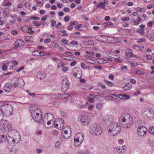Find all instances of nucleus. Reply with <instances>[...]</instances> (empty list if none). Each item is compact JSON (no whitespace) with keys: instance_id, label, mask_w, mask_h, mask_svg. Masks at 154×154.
<instances>
[{"instance_id":"nucleus-1","label":"nucleus","mask_w":154,"mask_h":154,"mask_svg":"<svg viewBox=\"0 0 154 154\" xmlns=\"http://www.w3.org/2000/svg\"><path fill=\"white\" fill-rule=\"evenodd\" d=\"M108 130L109 134L113 136L116 135L121 130V126L117 122H112L109 125Z\"/></svg>"},{"instance_id":"nucleus-2","label":"nucleus","mask_w":154,"mask_h":154,"mask_svg":"<svg viewBox=\"0 0 154 154\" xmlns=\"http://www.w3.org/2000/svg\"><path fill=\"white\" fill-rule=\"evenodd\" d=\"M1 107V112L5 116H9L12 114L13 107L11 104L4 102L2 103Z\"/></svg>"},{"instance_id":"nucleus-3","label":"nucleus","mask_w":154,"mask_h":154,"mask_svg":"<svg viewBox=\"0 0 154 154\" xmlns=\"http://www.w3.org/2000/svg\"><path fill=\"white\" fill-rule=\"evenodd\" d=\"M90 131L93 135H99L102 132L100 125L95 124H93L90 127Z\"/></svg>"},{"instance_id":"nucleus-4","label":"nucleus","mask_w":154,"mask_h":154,"mask_svg":"<svg viewBox=\"0 0 154 154\" xmlns=\"http://www.w3.org/2000/svg\"><path fill=\"white\" fill-rule=\"evenodd\" d=\"M33 113L32 115H31L33 119L36 122L38 123H40L42 122V113L40 115L38 112H36L35 113Z\"/></svg>"},{"instance_id":"nucleus-5","label":"nucleus","mask_w":154,"mask_h":154,"mask_svg":"<svg viewBox=\"0 0 154 154\" xmlns=\"http://www.w3.org/2000/svg\"><path fill=\"white\" fill-rule=\"evenodd\" d=\"M69 87L70 83L69 81L66 79H63L62 81V91L64 92H66Z\"/></svg>"},{"instance_id":"nucleus-6","label":"nucleus","mask_w":154,"mask_h":154,"mask_svg":"<svg viewBox=\"0 0 154 154\" xmlns=\"http://www.w3.org/2000/svg\"><path fill=\"white\" fill-rule=\"evenodd\" d=\"M82 125H85L88 124L90 122V118L86 115H83L80 120Z\"/></svg>"},{"instance_id":"nucleus-7","label":"nucleus","mask_w":154,"mask_h":154,"mask_svg":"<svg viewBox=\"0 0 154 154\" xmlns=\"http://www.w3.org/2000/svg\"><path fill=\"white\" fill-rule=\"evenodd\" d=\"M147 131V129L144 126H139L137 129V132L138 135L140 136H144Z\"/></svg>"},{"instance_id":"nucleus-8","label":"nucleus","mask_w":154,"mask_h":154,"mask_svg":"<svg viewBox=\"0 0 154 154\" xmlns=\"http://www.w3.org/2000/svg\"><path fill=\"white\" fill-rule=\"evenodd\" d=\"M6 138L9 145H11V144L12 143H17L19 141L18 140V142H17V140L15 139V137H14L13 136H11V135H8Z\"/></svg>"},{"instance_id":"nucleus-9","label":"nucleus","mask_w":154,"mask_h":154,"mask_svg":"<svg viewBox=\"0 0 154 154\" xmlns=\"http://www.w3.org/2000/svg\"><path fill=\"white\" fill-rule=\"evenodd\" d=\"M84 138V135L82 133H78L75 135L74 139L75 140L80 141V143H82L83 140Z\"/></svg>"},{"instance_id":"nucleus-10","label":"nucleus","mask_w":154,"mask_h":154,"mask_svg":"<svg viewBox=\"0 0 154 154\" xmlns=\"http://www.w3.org/2000/svg\"><path fill=\"white\" fill-rule=\"evenodd\" d=\"M29 111H30L31 115H32V112L35 113L36 112H41V110L38 108V107L35 105H32L29 108Z\"/></svg>"},{"instance_id":"nucleus-11","label":"nucleus","mask_w":154,"mask_h":154,"mask_svg":"<svg viewBox=\"0 0 154 154\" xmlns=\"http://www.w3.org/2000/svg\"><path fill=\"white\" fill-rule=\"evenodd\" d=\"M11 84L10 82H7L4 86V90L5 92L9 93L11 91Z\"/></svg>"},{"instance_id":"nucleus-12","label":"nucleus","mask_w":154,"mask_h":154,"mask_svg":"<svg viewBox=\"0 0 154 154\" xmlns=\"http://www.w3.org/2000/svg\"><path fill=\"white\" fill-rule=\"evenodd\" d=\"M49 116L51 117L52 119L54 118V115L51 113L45 114L44 115V118L42 120V123L43 122L44 124H45L46 121L48 120Z\"/></svg>"},{"instance_id":"nucleus-13","label":"nucleus","mask_w":154,"mask_h":154,"mask_svg":"<svg viewBox=\"0 0 154 154\" xmlns=\"http://www.w3.org/2000/svg\"><path fill=\"white\" fill-rule=\"evenodd\" d=\"M24 44V42L21 39H17L14 44L15 48L17 49L20 46H23Z\"/></svg>"},{"instance_id":"nucleus-14","label":"nucleus","mask_w":154,"mask_h":154,"mask_svg":"<svg viewBox=\"0 0 154 154\" xmlns=\"http://www.w3.org/2000/svg\"><path fill=\"white\" fill-rule=\"evenodd\" d=\"M2 127L5 130L9 131L11 128V124L9 122H7V121L6 120V122L2 125Z\"/></svg>"},{"instance_id":"nucleus-15","label":"nucleus","mask_w":154,"mask_h":154,"mask_svg":"<svg viewBox=\"0 0 154 154\" xmlns=\"http://www.w3.org/2000/svg\"><path fill=\"white\" fill-rule=\"evenodd\" d=\"M17 81L18 85V87L22 88L25 85V82L22 79L18 78Z\"/></svg>"},{"instance_id":"nucleus-16","label":"nucleus","mask_w":154,"mask_h":154,"mask_svg":"<svg viewBox=\"0 0 154 154\" xmlns=\"http://www.w3.org/2000/svg\"><path fill=\"white\" fill-rule=\"evenodd\" d=\"M125 55L128 57H131L134 56V54L132 53V51L131 49H127L125 51Z\"/></svg>"},{"instance_id":"nucleus-17","label":"nucleus","mask_w":154,"mask_h":154,"mask_svg":"<svg viewBox=\"0 0 154 154\" xmlns=\"http://www.w3.org/2000/svg\"><path fill=\"white\" fill-rule=\"evenodd\" d=\"M122 116H126L128 118L127 120L128 121V122H133V119L132 117L130 116V115L129 114H127L126 113H124L122 114Z\"/></svg>"},{"instance_id":"nucleus-18","label":"nucleus","mask_w":154,"mask_h":154,"mask_svg":"<svg viewBox=\"0 0 154 154\" xmlns=\"http://www.w3.org/2000/svg\"><path fill=\"white\" fill-rule=\"evenodd\" d=\"M147 114L148 116L149 119H152L154 117V112L152 110L147 111Z\"/></svg>"},{"instance_id":"nucleus-19","label":"nucleus","mask_w":154,"mask_h":154,"mask_svg":"<svg viewBox=\"0 0 154 154\" xmlns=\"http://www.w3.org/2000/svg\"><path fill=\"white\" fill-rule=\"evenodd\" d=\"M18 132L16 130H12L9 133L8 135L13 136L14 137L16 136V135H18Z\"/></svg>"},{"instance_id":"nucleus-20","label":"nucleus","mask_w":154,"mask_h":154,"mask_svg":"<svg viewBox=\"0 0 154 154\" xmlns=\"http://www.w3.org/2000/svg\"><path fill=\"white\" fill-rule=\"evenodd\" d=\"M119 98L122 99H128L130 98V97L126 94H119L118 95Z\"/></svg>"},{"instance_id":"nucleus-21","label":"nucleus","mask_w":154,"mask_h":154,"mask_svg":"<svg viewBox=\"0 0 154 154\" xmlns=\"http://www.w3.org/2000/svg\"><path fill=\"white\" fill-rule=\"evenodd\" d=\"M132 87V85L129 83H127L123 87L124 91H126L131 89Z\"/></svg>"},{"instance_id":"nucleus-22","label":"nucleus","mask_w":154,"mask_h":154,"mask_svg":"<svg viewBox=\"0 0 154 154\" xmlns=\"http://www.w3.org/2000/svg\"><path fill=\"white\" fill-rule=\"evenodd\" d=\"M66 31L65 30H63L61 31H59L58 32V34L62 36H68V34L66 32Z\"/></svg>"},{"instance_id":"nucleus-23","label":"nucleus","mask_w":154,"mask_h":154,"mask_svg":"<svg viewBox=\"0 0 154 154\" xmlns=\"http://www.w3.org/2000/svg\"><path fill=\"white\" fill-rule=\"evenodd\" d=\"M5 139L6 137L3 135H0V143L4 142Z\"/></svg>"},{"instance_id":"nucleus-24","label":"nucleus","mask_w":154,"mask_h":154,"mask_svg":"<svg viewBox=\"0 0 154 154\" xmlns=\"http://www.w3.org/2000/svg\"><path fill=\"white\" fill-rule=\"evenodd\" d=\"M105 82L109 86L112 87L114 85V83L112 82L108 81L106 79L104 80Z\"/></svg>"},{"instance_id":"nucleus-25","label":"nucleus","mask_w":154,"mask_h":154,"mask_svg":"<svg viewBox=\"0 0 154 154\" xmlns=\"http://www.w3.org/2000/svg\"><path fill=\"white\" fill-rule=\"evenodd\" d=\"M70 45L72 46H76L78 45V42L75 40H73L70 42Z\"/></svg>"},{"instance_id":"nucleus-26","label":"nucleus","mask_w":154,"mask_h":154,"mask_svg":"<svg viewBox=\"0 0 154 154\" xmlns=\"http://www.w3.org/2000/svg\"><path fill=\"white\" fill-rule=\"evenodd\" d=\"M116 150H117V152L119 154H124L125 153L124 151H122L121 149H119V147L115 148Z\"/></svg>"},{"instance_id":"nucleus-27","label":"nucleus","mask_w":154,"mask_h":154,"mask_svg":"<svg viewBox=\"0 0 154 154\" xmlns=\"http://www.w3.org/2000/svg\"><path fill=\"white\" fill-rule=\"evenodd\" d=\"M39 51H34L32 52V55L36 56H39Z\"/></svg>"},{"instance_id":"nucleus-28","label":"nucleus","mask_w":154,"mask_h":154,"mask_svg":"<svg viewBox=\"0 0 154 154\" xmlns=\"http://www.w3.org/2000/svg\"><path fill=\"white\" fill-rule=\"evenodd\" d=\"M80 143V141L75 140L74 139V144L75 146L76 147H79L81 144V143Z\"/></svg>"},{"instance_id":"nucleus-29","label":"nucleus","mask_w":154,"mask_h":154,"mask_svg":"<svg viewBox=\"0 0 154 154\" xmlns=\"http://www.w3.org/2000/svg\"><path fill=\"white\" fill-rule=\"evenodd\" d=\"M149 131L151 134L154 135V127H150L149 129Z\"/></svg>"},{"instance_id":"nucleus-30","label":"nucleus","mask_w":154,"mask_h":154,"mask_svg":"<svg viewBox=\"0 0 154 154\" xmlns=\"http://www.w3.org/2000/svg\"><path fill=\"white\" fill-rule=\"evenodd\" d=\"M65 66V64L63 62H59L58 64V68L61 67L63 68Z\"/></svg>"},{"instance_id":"nucleus-31","label":"nucleus","mask_w":154,"mask_h":154,"mask_svg":"<svg viewBox=\"0 0 154 154\" xmlns=\"http://www.w3.org/2000/svg\"><path fill=\"white\" fill-rule=\"evenodd\" d=\"M59 121L60 122V127H63L64 125V122L63 120L61 118L59 120Z\"/></svg>"},{"instance_id":"nucleus-32","label":"nucleus","mask_w":154,"mask_h":154,"mask_svg":"<svg viewBox=\"0 0 154 154\" xmlns=\"http://www.w3.org/2000/svg\"><path fill=\"white\" fill-rule=\"evenodd\" d=\"M62 138L65 139H69L70 136V135L69 134L68 135L67 134V135H66L64 134H62Z\"/></svg>"},{"instance_id":"nucleus-33","label":"nucleus","mask_w":154,"mask_h":154,"mask_svg":"<svg viewBox=\"0 0 154 154\" xmlns=\"http://www.w3.org/2000/svg\"><path fill=\"white\" fill-rule=\"evenodd\" d=\"M37 4H39V6H42L43 3V0H36Z\"/></svg>"},{"instance_id":"nucleus-34","label":"nucleus","mask_w":154,"mask_h":154,"mask_svg":"<svg viewBox=\"0 0 154 154\" xmlns=\"http://www.w3.org/2000/svg\"><path fill=\"white\" fill-rule=\"evenodd\" d=\"M73 75L75 77L77 78H80L82 77V74L80 75V73L79 74L78 73H74L73 74Z\"/></svg>"},{"instance_id":"nucleus-35","label":"nucleus","mask_w":154,"mask_h":154,"mask_svg":"<svg viewBox=\"0 0 154 154\" xmlns=\"http://www.w3.org/2000/svg\"><path fill=\"white\" fill-rule=\"evenodd\" d=\"M42 23V22H40V23H38L36 21H34L33 22L32 24L34 26L38 27L41 25V23Z\"/></svg>"},{"instance_id":"nucleus-36","label":"nucleus","mask_w":154,"mask_h":154,"mask_svg":"<svg viewBox=\"0 0 154 154\" xmlns=\"http://www.w3.org/2000/svg\"><path fill=\"white\" fill-rule=\"evenodd\" d=\"M51 23V26L52 27H54L56 23V22L53 20H50Z\"/></svg>"},{"instance_id":"nucleus-37","label":"nucleus","mask_w":154,"mask_h":154,"mask_svg":"<svg viewBox=\"0 0 154 154\" xmlns=\"http://www.w3.org/2000/svg\"><path fill=\"white\" fill-rule=\"evenodd\" d=\"M143 116L146 119H149L148 116L147 114V111H145L143 114Z\"/></svg>"},{"instance_id":"nucleus-38","label":"nucleus","mask_w":154,"mask_h":154,"mask_svg":"<svg viewBox=\"0 0 154 154\" xmlns=\"http://www.w3.org/2000/svg\"><path fill=\"white\" fill-rule=\"evenodd\" d=\"M88 99L89 102L91 103H93L94 101V99L93 98H92L91 97H88Z\"/></svg>"},{"instance_id":"nucleus-39","label":"nucleus","mask_w":154,"mask_h":154,"mask_svg":"<svg viewBox=\"0 0 154 154\" xmlns=\"http://www.w3.org/2000/svg\"><path fill=\"white\" fill-rule=\"evenodd\" d=\"M12 86L13 87L15 88H17L18 87V84L17 82H14L12 83Z\"/></svg>"},{"instance_id":"nucleus-40","label":"nucleus","mask_w":154,"mask_h":154,"mask_svg":"<svg viewBox=\"0 0 154 154\" xmlns=\"http://www.w3.org/2000/svg\"><path fill=\"white\" fill-rule=\"evenodd\" d=\"M113 24L111 22H108L104 24V26L106 27L107 26H109L110 25H113Z\"/></svg>"},{"instance_id":"nucleus-41","label":"nucleus","mask_w":154,"mask_h":154,"mask_svg":"<svg viewBox=\"0 0 154 154\" xmlns=\"http://www.w3.org/2000/svg\"><path fill=\"white\" fill-rule=\"evenodd\" d=\"M61 42L64 43L65 45H66L68 43V40L66 38H63L61 41Z\"/></svg>"},{"instance_id":"nucleus-42","label":"nucleus","mask_w":154,"mask_h":154,"mask_svg":"<svg viewBox=\"0 0 154 154\" xmlns=\"http://www.w3.org/2000/svg\"><path fill=\"white\" fill-rule=\"evenodd\" d=\"M136 31L137 32L143 34V33L144 32V31L143 29H137L136 30Z\"/></svg>"},{"instance_id":"nucleus-43","label":"nucleus","mask_w":154,"mask_h":154,"mask_svg":"<svg viewBox=\"0 0 154 154\" xmlns=\"http://www.w3.org/2000/svg\"><path fill=\"white\" fill-rule=\"evenodd\" d=\"M78 154H88V151L86 150L85 151H80L78 152Z\"/></svg>"},{"instance_id":"nucleus-44","label":"nucleus","mask_w":154,"mask_h":154,"mask_svg":"<svg viewBox=\"0 0 154 154\" xmlns=\"http://www.w3.org/2000/svg\"><path fill=\"white\" fill-rule=\"evenodd\" d=\"M136 73L138 75H142L144 73V72H142L140 70L137 69L136 72Z\"/></svg>"},{"instance_id":"nucleus-45","label":"nucleus","mask_w":154,"mask_h":154,"mask_svg":"<svg viewBox=\"0 0 154 154\" xmlns=\"http://www.w3.org/2000/svg\"><path fill=\"white\" fill-rule=\"evenodd\" d=\"M102 104L100 103H97L96 105V108L98 109H101Z\"/></svg>"},{"instance_id":"nucleus-46","label":"nucleus","mask_w":154,"mask_h":154,"mask_svg":"<svg viewBox=\"0 0 154 154\" xmlns=\"http://www.w3.org/2000/svg\"><path fill=\"white\" fill-rule=\"evenodd\" d=\"M86 53L89 54L91 56H92L94 54V53L91 51H86Z\"/></svg>"},{"instance_id":"nucleus-47","label":"nucleus","mask_w":154,"mask_h":154,"mask_svg":"<svg viewBox=\"0 0 154 154\" xmlns=\"http://www.w3.org/2000/svg\"><path fill=\"white\" fill-rule=\"evenodd\" d=\"M51 39L50 38L45 39L44 41V43H49L50 42Z\"/></svg>"},{"instance_id":"nucleus-48","label":"nucleus","mask_w":154,"mask_h":154,"mask_svg":"<svg viewBox=\"0 0 154 154\" xmlns=\"http://www.w3.org/2000/svg\"><path fill=\"white\" fill-rule=\"evenodd\" d=\"M38 77L40 78V79H43L45 78L46 75L45 74H41Z\"/></svg>"},{"instance_id":"nucleus-49","label":"nucleus","mask_w":154,"mask_h":154,"mask_svg":"<svg viewBox=\"0 0 154 154\" xmlns=\"http://www.w3.org/2000/svg\"><path fill=\"white\" fill-rule=\"evenodd\" d=\"M126 118H127L126 116H122V115H121V119L122 120V121L123 122H125L126 121Z\"/></svg>"},{"instance_id":"nucleus-50","label":"nucleus","mask_w":154,"mask_h":154,"mask_svg":"<svg viewBox=\"0 0 154 154\" xmlns=\"http://www.w3.org/2000/svg\"><path fill=\"white\" fill-rule=\"evenodd\" d=\"M7 68V66L5 64V63H3L2 67V69L5 71L6 70Z\"/></svg>"},{"instance_id":"nucleus-51","label":"nucleus","mask_w":154,"mask_h":154,"mask_svg":"<svg viewBox=\"0 0 154 154\" xmlns=\"http://www.w3.org/2000/svg\"><path fill=\"white\" fill-rule=\"evenodd\" d=\"M31 5V3L30 2H28L26 3L25 4V6L26 8H28L30 7Z\"/></svg>"},{"instance_id":"nucleus-52","label":"nucleus","mask_w":154,"mask_h":154,"mask_svg":"<svg viewBox=\"0 0 154 154\" xmlns=\"http://www.w3.org/2000/svg\"><path fill=\"white\" fill-rule=\"evenodd\" d=\"M69 96V95L68 94H61V97H63L64 98H65Z\"/></svg>"},{"instance_id":"nucleus-53","label":"nucleus","mask_w":154,"mask_h":154,"mask_svg":"<svg viewBox=\"0 0 154 154\" xmlns=\"http://www.w3.org/2000/svg\"><path fill=\"white\" fill-rule=\"evenodd\" d=\"M145 41V39L143 38H141L140 39H138L137 41V42L138 43H140L142 42H144Z\"/></svg>"},{"instance_id":"nucleus-54","label":"nucleus","mask_w":154,"mask_h":154,"mask_svg":"<svg viewBox=\"0 0 154 154\" xmlns=\"http://www.w3.org/2000/svg\"><path fill=\"white\" fill-rule=\"evenodd\" d=\"M60 114L61 116L63 118H65V113H64V112L62 110L60 111Z\"/></svg>"},{"instance_id":"nucleus-55","label":"nucleus","mask_w":154,"mask_h":154,"mask_svg":"<svg viewBox=\"0 0 154 154\" xmlns=\"http://www.w3.org/2000/svg\"><path fill=\"white\" fill-rule=\"evenodd\" d=\"M152 22H153V23L154 22V21H152V22H148L147 23V26L149 27H152Z\"/></svg>"},{"instance_id":"nucleus-56","label":"nucleus","mask_w":154,"mask_h":154,"mask_svg":"<svg viewBox=\"0 0 154 154\" xmlns=\"http://www.w3.org/2000/svg\"><path fill=\"white\" fill-rule=\"evenodd\" d=\"M78 23V22L77 21H74L73 22H70L69 23V24L70 25H75Z\"/></svg>"},{"instance_id":"nucleus-57","label":"nucleus","mask_w":154,"mask_h":154,"mask_svg":"<svg viewBox=\"0 0 154 154\" xmlns=\"http://www.w3.org/2000/svg\"><path fill=\"white\" fill-rule=\"evenodd\" d=\"M129 20V18L128 17H124L121 18V20L122 21H128Z\"/></svg>"},{"instance_id":"nucleus-58","label":"nucleus","mask_w":154,"mask_h":154,"mask_svg":"<svg viewBox=\"0 0 154 154\" xmlns=\"http://www.w3.org/2000/svg\"><path fill=\"white\" fill-rule=\"evenodd\" d=\"M152 57L150 55H147L146 56V59L150 60L152 59Z\"/></svg>"},{"instance_id":"nucleus-59","label":"nucleus","mask_w":154,"mask_h":154,"mask_svg":"<svg viewBox=\"0 0 154 154\" xmlns=\"http://www.w3.org/2000/svg\"><path fill=\"white\" fill-rule=\"evenodd\" d=\"M39 20L40 19V18L38 17H34L32 16L31 17V18H30V20Z\"/></svg>"},{"instance_id":"nucleus-60","label":"nucleus","mask_w":154,"mask_h":154,"mask_svg":"<svg viewBox=\"0 0 154 154\" xmlns=\"http://www.w3.org/2000/svg\"><path fill=\"white\" fill-rule=\"evenodd\" d=\"M11 33L12 34L15 35L17 34V30H14L11 31Z\"/></svg>"},{"instance_id":"nucleus-61","label":"nucleus","mask_w":154,"mask_h":154,"mask_svg":"<svg viewBox=\"0 0 154 154\" xmlns=\"http://www.w3.org/2000/svg\"><path fill=\"white\" fill-rule=\"evenodd\" d=\"M16 150L15 149H13L10 151V154H15L16 153Z\"/></svg>"},{"instance_id":"nucleus-62","label":"nucleus","mask_w":154,"mask_h":154,"mask_svg":"<svg viewBox=\"0 0 154 154\" xmlns=\"http://www.w3.org/2000/svg\"><path fill=\"white\" fill-rule=\"evenodd\" d=\"M24 68V66H21L20 68H19L17 69V72H19L21 71V70L23 69Z\"/></svg>"},{"instance_id":"nucleus-63","label":"nucleus","mask_w":154,"mask_h":154,"mask_svg":"<svg viewBox=\"0 0 154 154\" xmlns=\"http://www.w3.org/2000/svg\"><path fill=\"white\" fill-rule=\"evenodd\" d=\"M98 6L101 8H103L104 7L105 5L102 2H100L98 5L97 6Z\"/></svg>"},{"instance_id":"nucleus-64","label":"nucleus","mask_w":154,"mask_h":154,"mask_svg":"<svg viewBox=\"0 0 154 154\" xmlns=\"http://www.w3.org/2000/svg\"><path fill=\"white\" fill-rule=\"evenodd\" d=\"M70 9L69 8L66 7L63 9V11L66 12H68L70 11Z\"/></svg>"}]
</instances>
